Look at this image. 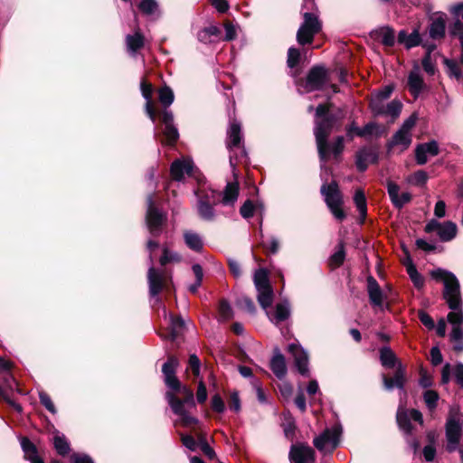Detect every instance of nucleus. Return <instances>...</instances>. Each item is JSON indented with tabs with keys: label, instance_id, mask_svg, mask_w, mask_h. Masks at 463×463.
I'll return each instance as SVG.
<instances>
[{
	"label": "nucleus",
	"instance_id": "2",
	"mask_svg": "<svg viewBox=\"0 0 463 463\" xmlns=\"http://www.w3.org/2000/svg\"><path fill=\"white\" fill-rule=\"evenodd\" d=\"M328 109L325 104H318L316 109L317 120L314 127V136L317 142V148L321 162V176L327 171L326 162L329 158L328 137L335 127L337 119L335 116L327 115Z\"/></svg>",
	"mask_w": 463,
	"mask_h": 463
},
{
	"label": "nucleus",
	"instance_id": "60",
	"mask_svg": "<svg viewBox=\"0 0 463 463\" xmlns=\"http://www.w3.org/2000/svg\"><path fill=\"white\" fill-rule=\"evenodd\" d=\"M181 440L184 446L188 448L191 451H196L199 448L198 441H196L192 435L181 434Z\"/></svg>",
	"mask_w": 463,
	"mask_h": 463
},
{
	"label": "nucleus",
	"instance_id": "59",
	"mask_svg": "<svg viewBox=\"0 0 463 463\" xmlns=\"http://www.w3.org/2000/svg\"><path fill=\"white\" fill-rule=\"evenodd\" d=\"M431 49H429L428 53L425 55V57L422 59V67L425 70V71L429 74H434L436 71V66L433 63L431 60V54H430Z\"/></svg>",
	"mask_w": 463,
	"mask_h": 463
},
{
	"label": "nucleus",
	"instance_id": "61",
	"mask_svg": "<svg viewBox=\"0 0 463 463\" xmlns=\"http://www.w3.org/2000/svg\"><path fill=\"white\" fill-rule=\"evenodd\" d=\"M299 50L296 47H290L288 51V66L295 67L299 61Z\"/></svg>",
	"mask_w": 463,
	"mask_h": 463
},
{
	"label": "nucleus",
	"instance_id": "19",
	"mask_svg": "<svg viewBox=\"0 0 463 463\" xmlns=\"http://www.w3.org/2000/svg\"><path fill=\"white\" fill-rule=\"evenodd\" d=\"M288 350L295 358V365L298 373L302 374L308 373V354L306 350L298 343H290Z\"/></svg>",
	"mask_w": 463,
	"mask_h": 463
},
{
	"label": "nucleus",
	"instance_id": "50",
	"mask_svg": "<svg viewBox=\"0 0 463 463\" xmlns=\"http://www.w3.org/2000/svg\"><path fill=\"white\" fill-rule=\"evenodd\" d=\"M234 315L232 305L227 300H221L219 304V317L222 320L232 319Z\"/></svg>",
	"mask_w": 463,
	"mask_h": 463
},
{
	"label": "nucleus",
	"instance_id": "64",
	"mask_svg": "<svg viewBox=\"0 0 463 463\" xmlns=\"http://www.w3.org/2000/svg\"><path fill=\"white\" fill-rule=\"evenodd\" d=\"M71 463H94L88 454L73 453L71 456Z\"/></svg>",
	"mask_w": 463,
	"mask_h": 463
},
{
	"label": "nucleus",
	"instance_id": "26",
	"mask_svg": "<svg viewBox=\"0 0 463 463\" xmlns=\"http://www.w3.org/2000/svg\"><path fill=\"white\" fill-rule=\"evenodd\" d=\"M127 50L132 55L137 54L140 48L144 47L146 38L140 30H137L133 34H128L125 38Z\"/></svg>",
	"mask_w": 463,
	"mask_h": 463
},
{
	"label": "nucleus",
	"instance_id": "7",
	"mask_svg": "<svg viewBox=\"0 0 463 463\" xmlns=\"http://www.w3.org/2000/svg\"><path fill=\"white\" fill-rule=\"evenodd\" d=\"M463 416L458 411H450L446 424L447 449L456 451L462 437Z\"/></svg>",
	"mask_w": 463,
	"mask_h": 463
},
{
	"label": "nucleus",
	"instance_id": "51",
	"mask_svg": "<svg viewBox=\"0 0 463 463\" xmlns=\"http://www.w3.org/2000/svg\"><path fill=\"white\" fill-rule=\"evenodd\" d=\"M198 448H200L201 451H203V453L205 454L208 458H215L216 453L213 447L209 446V443L204 435H198Z\"/></svg>",
	"mask_w": 463,
	"mask_h": 463
},
{
	"label": "nucleus",
	"instance_id": "57",
	"mask_svg": "<svg viewBox=\"0 0 463 463\" xmlns=\"http://www.w3.org/2000/svg\"><path fill=\"white\" fill-rule=\"evenodd\" d=\"M429 179V176L424 170H418L417 172L413 173L411 176L409 178V182L412 183V184H426L427 181Z\"/></svg>",
	"mask_w": 463,
	"mask_h": 463
},
{
	"label": "nucleus",
	"instance_id": "27",
	"mask_svg": "<svg viewBox=\"0 0 463 463\" xmlns=\"http://www.w3.org/2000/svg\"><path fill=\"white\" fill-rule=\"evenodd\" d=\"M20 443L25 459L29 460L31 463H44L39 457L35 445L28 438H22Z\"/></svg>",
	"mask_w": 463,
	"mask_h": 463
},
{
	"label": "nucleus",
	"instance_id": "18",
	"mask_svg": "<svg viewBox=\"0 0 463 463\" xmlns=\"http://www.w3.org/2000/svg\"><path fill=\"white\" fill-rule=\"evenodd\" d=\"M382 380L385 390L392 391L393 390V388L396 387L398 388V390L404 391L406 382V371L402 364H401V362H398L397 368L392 378H389V376L386 375H382Z\"/></svg>",
	"mask_w": 463,
	"mask_h": 463
},
{
	"label": "nucleus",
	"instance_id": "10",
	"mask_svg": "<svg viewBox=\"0 0 463 463\" xmlns=\"http://www.w3.org/2000/svg\"><path fill=\"white\" fill-rule=\"evenodd\" d=\"M425 232H436L442 241H449L458 234V226L453 222H440L439 220H430L425 225Z\"/></svg>",
	"mask_w": 463,
	"mask_h": 463
},
{
	"label": "nucleus",
	"instance_id": "53",
	"mask_svg": "<svg viewBox=\"0 0 463 463\" xmlns=\"http://www.w3.org/2000/svg\"><path fill=\"white\" fill-rule=\"evenodd\" d=\"M345 148V138L344 137H336L332 144H329V155L333 154L334 156H339Z\"/></svg>",
	"mask_w": 463,
	"mask_h": 463
},
{
	"label": "nucleus",
	"instance_id": "44",
	"mask_svg": "<svg viewBox=\"0 0 463 463\" xmlns=\"http://www.w3.org/2000/svg\"><path fill=\"white\" fill-rule=\"evenodd\" d=\"M182 257H180L178 252H175V250H170L168 248H163V254L159 259V262L161 265H166L168 262H180Z\"/></svg>",
	"mask_w": 463,
	"mask_h": 463
},
{
	"label": "nucleus",
	"instance_id": "13",
	"mask_svg": "<svg viewBox=\"0 0 463 463\" xmlns=\"http://www.w3.org/2000/svg\"><path fill=\"white\" fill-rule=\"evenodd\" d=\"M291 463H313L316 460L315 450L307 444H293L288 452Z\"/></svg>",
	"mask_w": 463,
	"mask_h": 463
},
{
	"label": "nucleus",
	"instance_id": "12",
	"mask_svg": "<svg viewBox=\"0 0 463 463\" xmlns=\"http://www.w3.org/2000/svg\"><path fill=\"white\" fill-rule=\"evenodd\" d=\"M419 421V423H423V415L417 409H411V411H405L402 406H400L397 412V422L398 426L402 430L404 435L411 436L412 433V424L411 420Z\"/></svg>",
	"mask_w": 463,
	"mask_h": 463
},
{
	"label": "nucleus",
	"instance_id": "11",
	"mask_svg": "<svg viewBox=\"0 0 463 463\" xmlns=\"http://www.w3.org/2000/svg\"><path fill=\"white\" fill-rule=\"evenodd\" d=\"M165 399L175 414L179 416L180 421L184 426H191V424L198 423L197 418L190 415L187 409H185L184 400L178 399L175 392H167L165 393Z\"/></svg>",
	"mask_w": 463,
	"mask_h": 463
},
{
	"label": "nucleus",
	"instance_id": "37",
	"mask_svg": "<svg viewBox=\"0 0 463 463\" xmlns=\"http://www.w3.org/2000/svg\"><path fill=\"white\" fill-rule=\"evenodd\" d=\"M354 202L358 209L362 221H364L367 216V201L365 194L362 189H357V191L354 192Z\"/></svg>",
	"mask_w": 463,
	"mask_h": 463
},
{
	"label": "nucleus",
	"instance_id": "48",
	"mask_svg": "<svg viewBox=\"0 0 463 463\" xmlns=\"http://www.w3.org/2000/svg\"><path fill=\"white\" fill-rule=\"evenodd\" d=\"M159 100L165 107H169L175 100V92L170 87H163L159 90Z\"/></svg>",
	"mask_w": 463,
	"mask_h": 463
},
{
	"label": "nucleus",
	"instance_id": "22",
	"mask_svg": "<svg viewBox=\"0 0 463 463\" xmlns=\"http://www.w3.org/2000/svg\"><path fill=\"white\" fill-rule=\"evenodd\" d=\"M408 86L411 94L417 98L422 92L424 87V80L420 75V68L416 65L411 69L409 73Z\"/></svg>",
	"mask_w": 463,
	"mask_h": 463
},
{
	"label": "nucleus",
	"instance_id": "21",
	"mask_svg": "<svg viewBox=\"0 0 463 463\" xmlns=\"http://www.w3.org/2000/svg\"><path fill=\"white\" fill-rule=\"evenodd\" d=\"M439 152L437 141L423 142L415 148V157L417 164L423 165L429 159V156H435Z\"/></svg>",
	"mask_w": 463,
	"mask_h": 463
},
{
	"label": "nucleus",
	"instance_id": "3",
	"mask_svg": "<svg viewBox=\"0 0 463 463\" xmlns=\"http://www.w3.org/2000/svg\"><path fill=\"white\" fill-rule=\"evenodd\" d=\"M302 14L304 21L297 32V41L298 43L305 45V43H313L316 33H318L322 29V23L319 19L315 0H304Z\"/></svg>",
	"mask_w": 463,
	"mask_h": 463
},
{
	"label": "nucleus",
	"instance_id": "28",
	"mask_svg": "<svg viewBox=\"0 0 463 463\" xmlns=\"http://www.w3.org/2000/svg\"><path fill=\"white\" fill-rule=\"evenodd\" d=\"M239 197V184L236 182H229L222 193V203L223 205H234Z\"/></svg>",
	"mask_w": 463,
	"mask_h": 463
},
{
	"label": "nucleus",
	"instance_id": "20",
	"mask_svg": "<svg viewBox=\"0 0 463 463\" xmlns=\"http://www.w3.org/2000/svg\"><path fill=\"white\" fill-rule=\"evenodd\" d=\"M194 168V163L190 158H177L170 165L171 176L174 180L181 182L187 174H191Z\"/></svg>",
	"mask_w": 463,
	"mask_h": 463
},
{
	"label": "nucleus",
	"instance_id": "1",
	"mask_svg": "<svg viewBox=\"0 0 463 463\" xmlns=\"http://www.w3.org/2000/svg\"><path fill=\"white\" fill-rule=\"evenodd\" d=\"M430 276L443 283V298L450 308L447 315V320L452 326L450 339L455 350L463 351V300L458 279L444 269H432Z\"/></svg>",
	"mask_w": 463,
	"mask_h": 463
},
{
	"label": "nucleus",
	"instance_id": "40",
	"mask_svg": "<svg viewBox=\"0 0 463 463\" xmlns=\"http://www.w3.org/2000/svg\"><path fill=\"white\" fill-rule=\"evenodd\" d=\"M443 63L446 65L448 74L450 76V78H462V71L457 61H454V59L445 58L443 59Z\"/></svg>",
	"mask_w": 463,
	"mask_h": 463
},
{
	"label": "nucleus",
	"instance_id": "4",
	"mask_svg": "<svg viewBox=\"0 0 463 463\" xmlns=\"http://www.w3.org/2000/svg\"><path fill=\"white\" fill-rule=\"evenodd\" d=\"M253 282L258 291V301L267 310L274 301V289L270 285L269 273L265 269H258L253 274Z\"/></svg>",
	"mask_w": 463,
	"mask_h": 463
},
{
	"label": "nucleus",
	"instance_id": "14",
	"mask_svg": "<svg viewBox=\"0 0 463 463\" xmlns=\"http://www.w3.org/2000/svg\"><path fill=\"white\" fill-rule=\"evenodd\" d=\"M326 80V69L323 68V66H314L307 76L306 89L307 90H322Z\"/></svg>",
	"mask_w": 463,
	"mask_h": 463
},
{
	"label": "nucleus",
	"instance_id": "6",
	"mask_svg": "<svg viewBox=\"0 0 463 463\" xmlns=\"http://www.w3.org/2000/svg\"><path fill=\"white\" fill-rule=\"evenodd\" d=\"M226 146L231 152L230 163L232 166H236L234 159L239 158V156H246L247 155V150L243 144L241 126V123L237 122V120H232L230 123Z\"/></svg>",
	"mask_w": 463,
	"mask_h": 463
},
{
	"label": "nucleus",
	"instance_id": "46",
	"mask_svg": "<svg viewBox=\"0 0 463 463\" xmlns=\"http://www.w3.org/2000/svg\"><path fill=\"white\" fill-rule=\"evenodd\" d=\"M138 8L145 14H156L158 10V4L156 0H141Z\"/></svg>",
	"mask_w": 463,
	"mask_h": 463
},
{
	"label": "nucleus",
	"instance_id": "34",
	"mask_svg": "<svg viewBox=\"0 0 463 463\" xmlns=\"http://www.w3.org/2000/svg\"><path fill=\"white\" fill-rule=\"evenodd\" d=\"M379 354L382 366L393 367L396 363H398L395 352H393L389 345L381 347Z\"/></svg>",
	"mask_w": 463,
	"mask_h": 463
},
{
	"label": "nucleus",
	"instance_id": "9",
	"mask_svg": "<svg viewBox=\"0 0 463 463\" xmlns=\"http://www.w3.org/2000/svg\"><path fill=\"white\" fill-rule=\"evenodd\" d=\"M343 436V427L341 425H334L331 428H326L320 435L314 439V445L319 451H324L326 448L335 449L338 447Z\"/></svg>",
	"mask_w": 463,
	"mask_h": 463
},
{
	"label": "nucleus",
	"instance_id": "49",
	"mask_svg": "<svg viewBox=\"0 0 463 463\" xmlns=\"http://www.w3.org/2000/svg\"><path fill=\"white\" fill-rule=\"evenodd\" d=\"M450 33H452V35H457L459 39L461 46L459 62L460 64H463V23H461V21H456L450 28Z\"/></svg>",
	"mask_w": 463,
	"mask_h": 463
},
{
	"label": "nucleus",
	"instance_id": "45",
	"mask_svg": "<svg viewBox=\"0 0 463 463\" xmlns=\"http://www.w3.org/2000/svg\"><path fill=\"white\" fill-rule=\"evenodd\" d=\"M345 259V252L344 249L343 243H340L338 249L334 252L330 259H329V264L331 267H340V265H343Z\"/></svg>",
	"mask_w": 463,
	"mask_h": 463
},
{
	"label": "nucleus",
	"instance_id": "41",
	"mask_svg": "<svg viewBox=\"0 0 463 463\" xmlns=\"http://www.w3.org/2000/svg\"><path fill=\"white\" fill-rule=\"evenodd\" d=\"M192 270L194 273L195 280L193 284H190L188 288L192 293H196V291H198L199 289V287H201L202 281L203 279V270L200 264H194L192 267Z\"/></svg>",
	"mask_w": 463,
	"mask_h": 463
},
{
	"label": "nucleus",
	"instance_id": "62",
	"mask_svg": "<svg viewBox=\"0 0 463 463\" xmlns=\"http://www.w3.org/2000/svg\"><path fill=\"white\" fill-rule=\"evenodd\" d=\"M261 245L263 247H266V249H269V250L271 253H278L279 250V239L275 238V236H272L269 239L267 242L265 241H262Z\"/></svg>",
	"mask_w": 463,
	"mask_h": 463
},
{
	"label": "nucleus",
	"instance_id": "56",
	"mask_svg": "<svg viewBox=\"0 0 463 463\" xmlns=\"http://www.w3.org/2000/svg\"><path fill=\"white\" fill-rule=\"evenodd\" d=\"M424 401L429 409H435L437 402L439 401V395L437 392L434 390H426L423 393Z\"/></svg>",
	"mask_w": 463,
	"mask_h": 463
},
{
	"label": "nucleus",
	"instance_id": "39",
	"mask_svg": "<svg viewBox=\"0 0 463 463\" xmlns=\"http://www.w3.org/2000/svg\"><path fill=\"white\" fill-rule=\"evenodd\" d=\"M407 272L410 275V278L413 284L417 287V288H420L422 285H424V279L420 273L417 270L413 262L409 260V263L407 264Z\"/></svg>",
	"mask_w": 463,
	"mask_h": 463
},
{
	"label": "nucleus",
	"instance_id": "42",
	"mask_svg": "<svg viewBox=\"0 0 463 463\" xmlns=\"http://www.w3.org/2000/svg\"><path fill=\"white\" fill-rule=\"evenodd\" d=\"M370 108L375 116H380V114H386V104L383 103L382 97L379 96V91L371 99Z\"/></svg>",
	"mask_w": 463,
	"mask_h": 463
},
{
	"label": "nucleus",
	"instance_id": "8",
	"mask_svg": "<svg viewBox=\"0 0 463 463\" xmlns=\"http://www.w3.org/2000/svg\"><path fill=\"white\" fill-rule=\"evenodd\" d=\"M146 204V224L153 236H158L163 223L167 219V214L155 206L153 195H148Z\"/></svg>",
	"mask_w": 463,
	"mask_h": 463
},
{
	"label": "nucleus",
	"instance_id": "63",
	"mask_svg": "<svg viewBox=\"0 0 463 463\" xmlns=\"http://www.w3.org/2000/svg\"><path fill=\"white\" fill-rule=\"evenodd\" d=\"M241 215L243 216V218H250V216L254 213V204L251 203L250 200L245 201L243 205L240 209Z\"/></svg>",
	"mask_w": 463,
	"mask_h": 463
},
{
	"label": "nucleus",
	"instance_id": "30",
	"mask_svg": "<svg viewBox=\"0 0 463 463\" xmlns=\"http://www.w3.org/2000/svg\"><path fill=\"white\" fill-rule=\"evenodd\" d=\"M290 314L291 309L288 300H282L277 304L275 312L273 315L269 316V319H271L272 322L279 324V322H282V320L288 319Z\"/></svg>",
	"mask_w": 463,
	"mask_h": 463
},
{
	"label": "nucleus",
	"instance_id": "25",
	"mask_svg": "<svg viewBox=\"0 0 463 463\" xmlns=\"http://www.w3.org/2000/svg\"><path fill=\"white\" fill-rule=\"evenodd\" d=\"M140 90L143 97L146 99L145 110L150 120L155 123L156 112L152 105L153 85L148 84L146 80H143L140 81Z\"/></svg>",
	"mask_w": 463,
	"mask_h": 463
},
{
	"label": "nucleus",
	"instance_id": "35",
	"mask_svg": "<svg viewBox=\"0 0 463 463\" xmlns=\"http://www.w3.org/2000/svg\"><path fill=\"white\" fill-rule=\"evenodd\" d=\"M197 212L203 220H205V221L214 220L215 211H214L213 205L211 204V203H209L208 200H204V198H200L198 200Z\"/></svg>",
	"mask_w": 463,
	"mask_h": 463
},
{
	"label": "nucleus",
	"instance_id": "52",
	"mask_svg": "<svg viewBox=\"0 0 463 463\" xmlns=\"http://www.w3.org/2000/svg\"><path fill=\"white\" fill-rule=\"evenodd\" d=\"M236 305L241 307L242 310L248 313L256 312V307L254 302L249 297H241L236 300Z\"/></svg>",
	"mask_w": 463,
	"mask_h": 463
},
{
	"label": "nucleus",
	"instance_id": "38",
	"mask_svg": "<svg viewBox=\"0 0 463 463\" xmlns=\"http://www.w3.org/2000/svg\"><path fill=\"white\" fill-rule=\"evenodd\" d=\"M379 34L381 37V42L383 43V45H386L387 47H392V45H394L396 37L393 28L382 27L379 30Z\"/></svg>",
	"mask_w": 463,
	"mask_h": 463
},
{
	"label": "nucleus",
	"instance_id": "58",
	"mask_svg": "<svg viewBox=\"0 0 463 463\" xmlns=\"http://www.w3.org/2000/svg\"><path fill=\"white\" fill-rule=\"evenodd\" d=\"M39 399L41 403L51 413L55 414L56 409L51 399V397L44 392H39Z\"/></svg>",
	"mask_w": 463,
	"mask_h": 463
},
{
	"label": "nucleus",
	"instance_id": "54",
	"mask_svg": "<svg viewBox=\"0 0 463 463\" xmlns=\"http://www.w3.org/2000/svg\"><path fill=\"white\" fill-rule=\"evenodd\" d=\"M387 189H388V195H389L392 204L396 208H398L399 192H400L399 184H394V182H388Z\"/></svg>",
	"mask_w": 463,
	"mask_h": 463
},
{
	"label": "nucleus",
	"instance_id": "43",
	"mask_svg": "<svg viewBox=\"0 0 463 463\" xmlns=\"http://www.w3.org/2000/svg\"><path fill=\"white\" fill-rule=\"evenodd\" d=\"M170 318V327H171V335L172 338H175V336L180 334L182 329L184 328L185 322L184 319L181 318V317H173V315H169Z\"/></svg>",
	"mask_w": 463,
	"mask_h": 463
},
{
	"label": "nucleus",
	"instance_id": "31",
	"mask_svg": "<svg viewBox=\"0 0 463 463\" xmlns=\"http://www.w3.org/2000/svg\"><path fill=\"white\" fill-rule=\"evenodd\" d=\"M398 43H403L406 48L416 47L420 43V36L418 30H413L410 34L405 30L398 33Z\"/></svg>",
	"mask_w": 463,
	"mask_h": 463
},
{
	"label": "nucleus",
	"instance_id": "17",
	"mask_svg": "<svg viewBox=\"0 0 463 463\" xmlns=\"http://www.w3.org/2000/svg\"><path fill=\"white\" fill-rule=\"evenodd\" d=\"M179 364V361L175 356H170L162 365V373L165 376V382L171 390H178L180 388V381L175 375V370Z\"/></svg>",
	"mask_w": 463,
	"mask_h": 463
},
{
	"label": "nucleus",
	"instance_id": "29",
	"mask_svg": "<svg viewBox=\"0 0 463 463\" xmlns=\"http://www.w3.org/2000/svg\"><path fill=\"white\" fill-rule=\"evenodd\" d=\"M184 240L192 250L201 251L203 249V239L197 232L194 231H184Z\"/></svg>",
	"mask_w": 463,
	"mask_h": 463
},
{
	"label": "nucleus",
	"instance_id": "55",
	"mask_svg": "<svg viewBox=\"0 0 463 463\" xmlns=\"http://www.w3.org/2000/svg\"><path fill=\"white\" fill-rule=\"evenodd\" d=\"M164 135L165 136L167 142H176L179 137V131L174 122H171L167 128H164Z\"/></svg>",
	"mask_w": 463,
	"mask_h": 463
},
{
	"label": "nucleus",
	"instance_id": "32",
	"mask_svg": "<svg viewBox=\"0 0 463 463\" xmlns=\"http://www.w3.org/2000/svg\"><path fill=\"white\" fill-rule=\"evenodd\" d=\"M222 31L216 25H210V27L203 28L198 31L197 38L201 43H213L218 36H220Z\"/></svg>",
	"mask_w": 463,
	"mask_h": 463
},
{
	"label": "nucleus",
	"instance_id": "47",
	"mask_svg": "<svg viewBox=\"0 0 463 463\" xmlns=\"http://www.w3.org/2000/svg\"><path fill=\"white\" fill-rule=\"evenodd\" d=\"M402 110V103L399 99H392L390 103L385 105V114L391 116L392 118L400 116Z\"/></svg>",
	"mask_w": 463,
	"mask_h": 463
},
{
	"label": "nucleus",
	"instance_id": "36",
	"mask_svg": "<svg viewBox=\"0 0 463 463\" xmlns=\"http://www.w3.org/2000/svg\"><path fill=\"white\" fill-rule=\"evenodd\" d=\"M412 141V135H408L405 133L404 125L402 123V127L395 132L392 137V140L391 141V145H400L402 149H406V147L410 146Z\"/></svg>",
	"mask_w": 463,
	"mask_h": 463
},
{
	"label": "nucleus",
	"instance_id": "23",
	"mask_svg": "<svg viewBox=\"0 0 463 463\" xmlns=\"http://www.w3.org/2000/svg\"><path fill=\"white\" fill-rule=\"evenodd\" d=\"M270 368L273 373L279 379L285 377L288 373L285 356L281 354L279 347H276L274 350L273 357L270 360Z\"/></svg>",
	"mask_w": 463,
	"mask_h": 463
},
{
	"label": "nucleus",
	"instance_id": "16",
	"mask_svg": "<svg viewBox=\"0 0 463 463\" xmlns=\"http://www.w3.org/2000/svg\"><path fill=\"white\" fill-rule=\"evenodd\" d=\"M367 293L369 300L373 306H376V307H379L382 310L386 307L384 303L386 297L382 290L380 284L373 276L367 277Z\"/></svg>",
	"mask_w": 463,
	"mask_h": 463
},
{
	"label": "nucleus",
	"instance_id": "33",
	"mask_svg": "<svg viewBox=\"0 0 463 463\" xmlns=\"http://www.w3.org/2000/svg\"><path fill=\"white\" fill-rule=\"evenodd\" d=\"M446 33V21L439 14V16H436V18L432 19L430 28L429 33L431 38H442Z\"/></svg>",
	"mask_w": 463,
	"mask_h": 463
},
{
	"label": "nucleus",
	"instance_id": "15",
	"mask_svg": "<svg viewBox=\"0 0 463 463\" xmlns=\"http://www.w3.org/2000/svg\"><path fill=\"white\" fill-rule=\"evenodd\" d=\"M148 258L150 261V266L147 272L149 294L152 296V298H156V300H158L157 295L160 293L163 288L164 275L161 273V271H158V269H156L153 266L152 253L149 254Z\"/></svg>",
	"mask_w": 463,
	"mask_h": 463
},
{
	"label": "nucleus",
	"instance_id": "24",
	"mask_svg": "<svg viewBox=\"0 0 463 463\" xmlns=\"http://www.w3.org/2000/svg\"><path fill=\"white\" fill-rule=\"evenodd\" d=\"M378 159V154L373 148H361L356 154V166L359 171L366 170L370 162H375Z\"/></svg>",
	"mask_w": 463,
	"mask_h": 463
},
{
	"label": "nucleus",
	"instance_id": "5",
	"mask_svg": "<svg viewBox=\"0 0 463 463\" xmlns=\"http://www.w3.org/2000/svg\"><path fill=\"white\" fill-rule=\"evenodd\" d=\"M321 194L327 207L336 220H344L345 213L342 208L343 194L336 182L333 181L330 184L325 182L321 186Z\"/></svg>",
	"mask_w": 463,
	"mask_h": 463
}]
</instances>
